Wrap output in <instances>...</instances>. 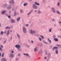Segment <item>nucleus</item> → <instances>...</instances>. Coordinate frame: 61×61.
Here are the masks:
<instances>
[{
  "mask_svg": "<svg viewBox=\"0 0 61 61\" xmlns=\"http://www.w3.org/2000/svg\"><path fill=\"white\" fill-rule=\"evenodd\" d=\"M56 13L57 14H60V12L58 10L57 11Z\"/></svg>",
  "mask_w": 61,
  "mask_h": 61,
  "instance_id": "nucleus-34",
  "label": "nucleus"
},
{
  "mask_svg": "<svg viewBox=\"0 0 61 61\" xmlns=\"http://www.w3.org/2000/svg\"><path fill=\"white\" fill-rule=\"evenodd\" d=\"M42 52H43V51H42V50H40L39 54H40V55H42Z\"/></svg>",
  "mask_w": 61,
  "mask_h": 61,
  "instance_id": "nucleus-19",
  "label": "nucleus"
},
{
  "mask_svg": "<svg viewBox=\"0 0 61 61\" xmlns=\"http://www.w3.org/2000/svg\"><path fill=\"white\" fill-rule=\"evenodd\" d=\"M14 51H11V53H12V54H13V53H14Z\"/></svg>",
  "mask_w": 61,
  "mask_h": 61,
  "instance_id": "nucleus-54",
  "label": "nucleus"
},
{
  "mask_svg": "<svg viewBox=\"0 0 61 61\" xmlns=\"http://www.w3.org/2000/svg\"><path fill=\"white\" fill-rule=\"evenodd\" d=\"M36 31L35 30H31L30 31V33L32 35H33L34 36L35 34H36Z\"/></svg>",
  "mask_w": 61,
  "mask_h": 61,
  "instance_id": "nucleus-4",
  "label": "nucleus"
},
{
  "mask_svg": "<svg viewBox=\"0 0 61 61\" xmlns=\"http://www.w3.org/2000/svg\"><path fill=\"white\" fill-rule=\"evenodd\" d=\"M43 42L44 43V44H46V45H48V43L47 42H46V41H45L44 40H43Z\"/></svg>",
  "mask_w": 61,
  "mask_h": 61,
  "instance_id": "nucleus-16",
  "label": "nucleus"
},
{
  "mask_svg": "<svg viewBox=\"0 0 61 61\" xmlns=\"http://www.w3.org/2000/svg\"><path fill=\"white\" fill-rule=\"evenodd\" d=\"M9 30H8L7 31V33L6 35L7 36H9Z\"/></svg>",
  "mask_w": 61,
  "mask_h": 61,
  "instance_id": "nucleus-14",
  "label": "nucleus"
},
{
  "mask_svg": "<svg viewBox=\"0 0 61 61\" xmlns=\"http://www.w3.org/2000/svg\"><path fill=\"white\" fill-rule=\"evenodd\" d=\"M34 12H37V10H35L34 11Z\"/></svg>",
  "mask_w": 61,
  "mask_h": 61,
  "instance_id": "nucleus-58",
  "label": "nucleus"
},
{
  "mask_svg": "<svg viewBox=\"0 0 61 61\" xmlns=\"http://www.w3.org/2000/svg\"><path fill=\"white\" fill-rule=\"evenodd\" d=\"M58 50H56L55 51V53L56 54H58Z\"/></svg>",
  "mask_w": 61,
  "mask_h": 61,
  "instance_id": "nucleus-24",
  "label": "nucleus"
},
{
  "mask_svg": "<svg viewBox=\"0 0 61 61\" xmlns=\"http://www.w3.org/2000/svg\"><path fill=\"white\" fill-rule=\"evenodd\" d=\"M15 47L16 48H18L17 50L18 51H20V52H22V50L21 49H20L21 47L20 45H15Z\"/></svg>",
  "mask_w": 61,
  "mask_h": 61,
  "instance_id": "nucleus-2",
  "label": "nucleus"
},
{
  "mask_svg": "<svg viewBox=\"0 0 61 61\" xmlns=\"http://www.w3.org/2000/svg\"><path fill=\"white\" fill-rule=\"evenodd\" d=\"M7 32V30H5V31H4V33L5 34L6 33V32Z\"/></svg>",
  "mask_w": 61,
  "mask_h": 61,
  "instance_id": "nucleus-49",
  "label": "nucleus"
},
{
  "mask_svg": "<svg viewBox=\"0 0 61 61\" xmlns=\"http://www.w3.org/2000/svg\"><path fill=\"white\" fill-rule=\"evenodd\" d=\"M11 23H15V20L13 19H12L11 20Z\"/></svg>",
  "mask_w": 61,
  "mask_h": 61,
  "instance_id": "nucleus-21",
  "label": "nucleus"
},
{
  "mask_svg": "<svg viewBox=\"0 0 61 61\" xmlns=\"http://www.w3.org/2000/svg\"><path fill=\"white\" fill-rule=\"evenodd\" d=\"M20 19L21 18H20V17H19L17 18V22H19V21H20Z\"/></svg>",
  "mask_w": 61,
  "mask_h": 61,
  "instance_id": "nucleus-17",
  "label": "nucleus"
},
{
  "mask_svg": "<svg viewBox=\"0 0 61 61\" xmlns=\"http://www.w3.org/2000/svg\"><path fill=\"white\" fill-rule=\"evenodd\" d=\"M15 2L14 0H11L9 2V3L10 4H14Z\"/></svg>",
  "mask_w": 61,
  "mask_h": 61,
  "instance_id": "nucleus-9",
  "label": "nucleus"
},
{
  "mask_svg": "<svg viewBox=\"0 0 61 61\" xmlns=\"http://www.w3.org/2000/svg\"><path fill=\"white\" fill-rule=\"evenodd\" d=\"M52 22H54L55 21V20L54 19H52Z\"/></svg>",
  "mask_w": 61,
  "mask_h": 61,
  "instance_id": "nucleus-42",
  "label": "nucleus"
},
{
  "mask_svg": "<svg viewBox=\"0 0 61 61\" xmlns=\"http://www.w3.org/2000/svg\"><path fill=\"white\" fill-rule=\"evenodd\" d=\"M2 61H6V59L3 58L2 59Z\"/></svg>",
  "mask_w": 61,
  "mask_h": 61,
  "instance_id": "nucleus-15",
  "label": "nucleus"
},
{
  "mask_svg": "<svg viewBox=\"0 0 61 61\" xmlns=\"http://www.w3.org/2000/svg\"><path fill=\"white\" fill-rule=\"evenodd\" d=\"M61 45H60L59 44H57V45H56V46H59V47H60V46Z\"/></svg>",
  "mask_w": 61,
  "mask_h": 61,
  "instance_id": "nucleus-39",
  "label": "nucleus"
},
{
  "mask_svg": "<svg viewBox=\"0 0 61 61\" xmlns=\"http://www.w3.org/2000/svg\"><path fill=\"white\" fill-rule=\"evenodd\" d=\"M34 11V10H32L30 11V12H31V13H32V12H33V11Z\"/></svg>",
  "mask_w": 61,
  "mask_h": 61,
  "instance_id": "nucleus-50",
  "label": "nucleus"
},
{
  "mask_svg": "<svg viewBox=\"0 0 61 61\" xmlns=\"http://www.w3.org/2000/svg\"><path fill=\"white\" fill-rule=\"evenodd\" d=\"M23 55L24 56H28V54H24Z\"/></svg>",
  "mask_w": 61,
  "mask_h": 61,
  "instance_id": "nucleus-31",
  "label": "nucleus"
},
{
  "mask_svg": "<svg viewBox=\"0 0 61 61\" xmlns=\"http://www.w3.org/2000/svg\"><path fill=\"white\" fill-rule=\"evenodd\" d=\"M18 60H19V58H17L16 59V61H17Z\"/></svg>",
  "mask_w": 61,
  "mask_h": 61,
  "instance_id": "nucleus-47",
  "label": "nucleus"
},
{
  "mask_svg": "<svg viewBox=\"0 0 61 61\" xmlns=\"http://www.w3.org/2000/svg\"><path fill=\"white\" fill-rule=\"evenodd\" d=\"M16 9V8H13L12 9V11H15V10Z\"/></svg>",
  "mask_w": 61,
  "mask_h": 61,
  "instance_id": "nucleus-33",
  "label": "nucleus"
},
{
  "mask_svg": "<svg viewBox=\"0 0 61 61\" xmlns=\"http://www.w3.org/2000/svg\"><path fill=\"white\" fill-rule=\"evenodd\" d=\"M16 11H14V14H15L14 16H16V15H18V13H16Z\"/></svg>",
  "mask_w": 61,
  "mask_h": 61,
  "instance_id": "nucleus-12",
  "label": "nucleus"
},
{
  "mask_svg": "<svg viewBox=\"0 0 61 61\" xmlns=\"http://www.w3.org/2000/svg\"><path fill=\"white\" fill-rule=\"evenodd\" d=\"M44 59H46V57H44Z\"/></svg>",
  "mask_w": 61,
  "mask_h": 61,
  "instance_id": "nucleus-60",
  "label": "nucleus"
},
{
  "mask_svg": "<svg viewBox=\"0 0 61 61\" xmlns=\"http://www.w3.org/2000/svg\"><path fill=\"white\" fill-rule=\"evenodd\" d=\"M27 5V3H25L23 4V5L24 6H26Z\"/></svg>",
  "mask_w": 61,
  "mask_h": 61,
  "instance_id": "nucleus-30",
  "label": "nucleus"
},
{
  "mask_svg": "<svg viewBox=\"0 0 61 61\" xmlns=\"http://www.w3.org/2000/svg\"><path fill=\"white\" fill-rule=\"evenodd\" d=\"M40 36L41 37V38L43 39H44V36L42 35H40Z\"/></svg>",
  "mask_w": 61,
  "mask_h": 61,
  "instance_id": "nucleus-32",
  "label": "nucleus"
},
{
  "mask_svg": "<svg viewBox=\"0 0 61 61\" xmlns=\"http://www.w3.org/2000/svg\"><path fill=\"white\" fill-rule=\"evenodd\" d=\"M20 13H21V14H22V13H23V10L22 9H20Z\"/></svg>",
  "mask_w": 61,
  "mask_h": 61,
  "instance_id": "nucleus-29",
  "label": "nucleus"
},
{
  "mask_svg": "<svg viewBox=\"0 0 61 61\" xmlns=\"http://www.w3.org/2000/svg\"><path fill=\"white\" fill-rule=\"evenodd\" d=\"M51 9L52 12L54 13H56V10L55 8L52 7L51 8Z\"/></svg>",
  "mask_w": 61,
  "mask_h": 61,
  "instance_id": "nucleus-8",
  "label": "nucleus"
},
{
  "mask_svg": "<svg viewBox=\"0 0 61 61\" xmlns=\"http://www.w3.org/2000/svg\"><path fill=\"white\" fill-rule=\"evenodd\" d=\"M0 34L1 35H2L3 34H4V33H3V31H1Z\"/></svg>",
  "mask_w": 61,
  "mask_h": 61,
  "instance_id": "nucleus-43",
  "label": "nucleus"
},
{
  "mask_svg": "<svg viewBox=\"0 0 61 61\" xmlns=\"http://www.w3.org/2000/svg\"><path fill=\"white\" fill-rule=\"evenodd\" d=\"M15 47L16 48H18L17 50L18 51H20V52H22V50L21 49H20L21 47L20 45H15Z\"/></svg>",
  "mask_w": 61,
  "mask_h": 61,
  "instance_id": "nucleus-1",
  "label": "nucleus"
},
{
  "mask_svg": "<svg viewBox=\"0 0 61 61\" xmlns=\"http://www.w3.org/2000/svg\"><path fill=\"white\" fill-rule=\"evenodd\" d=\"M12 37H10V40H12Z\"/></svg>",
  "mask_w": 61,
  "mask_h": 61,
  "instance_id": "nucleus-51",
  "label": "nucleus"
},
{
  "mask_svg": "<svg viewBox=\"0 0 61 61\" xmlns=\"http://www.w3.org/2000/svg\"><path fill=\"white\" fill-rule=\"evenodd\" d=\"M31 12H30V11L27 14V15L28 16H29V15H31Z\"/></svg>",
  "mask_w": 61,
  "mask_h": 61,
  "instance_id": "nucleus-27",
  "label": "nucleus"
},
{
  "mask_svg": "<svg viewBox=\"0 0 61 61\" xmlns=\"http://www.w3.org/2000/svg\"><path fill=\"white\" fill-rule=\"evenodd\" d=\"M48 40L49 41L50 43H51V40H50L49 38H48Z\"/></svg>",
  "mask_w": 61,
  "mask_h": 61,
  "instance_id": "nucleus-28",
  "label": "nucleus"
},
{
  "mask_svg": "<svg viewBox=\"0 0 61 61\" xmlns=\"http://www.w3.org/2000/svg\"><path fill=\"white\" fill-rule=\"evenodd\" d=\"M56 36H55V35H53V38H56Z\"/></svg>",
  "mask_w": 61,
  "mask_h": 61,
  "instance_id": "nucleus-37",
  "label": "nucleus"
},
{
  "mask_svg": "<svg viewBox=\"0 0 61 61\" xmlns=\"http://www.w3.org/2000/svg\"><path fill=\"white\" fill-rule=\"evenodd\" d=\"M7 6V4H3L2 6V7L4 8H6V7Z\"/></svg>",
  "mask_w": 61,
  "mask_h": 61,
  "instance_id": "nucleus-7",
  "label": "nucleus"
},
{
  "mask_svg": "<svg viewBox=\"0 0 61 61\" xmlns=\"http://www.w3.org/2000/svg\"><path fill=\"white\" fill-rule=\"evenodd\" d=\"M58 23L59 24H61V22H60L59 21L58 22Z\"/></svg>",
  "mask_w": 61,
  "mask_h": 61,
  "instance_id": "nucleus-55",
  "label": "nucleus"
},
{
  "mask_svg": "<svg viewBox=\"0 0 61 61\" xmlns=\"http://www.w3.org/2000/svg\"><path fill=\"white\" fill-rule=\"evenodd\" d=\"M52 28H51L49 29V32H51L52 31Z\"/></svg>",
  "mask_w": 61,
  "mask_h": 61,
  "instance_id": "nucleus-26",
  "label": "nucleus"
},
{
  "mask_svg": "<svg viewBox=\"0 0 61 61\" xmlns=\"http://www.w3.org/2000/svg\"><path fill=\"white\" fill-rule=\"evenodd\" d=\"M21 56V55H20V54H18V56Z\"/></svg>",
  "mask_w": 61,
  "mask_h": 61,
  "instance_id": "nucleus-53",
  "label": "nucleus"
},
{
  "mask_svg": "<svg viewBox=\"0 0 61 61\" xmlns=\"http://www.w3.org/2000/svg\"><path fill=\"white\" fill-rule=\"evenodd\" d=\"M1 24L0 23V27H1Z\"/></svg>",
  "mask_w": 61,
  "mask_h": 61,
  "instance_id": "nucleus-61",
  "label": "nucleus"
},
{
  "mask_svg": "<svg viewBox=\"0 0 61 61\" xmlns=\"http://www.w3.org/2000/svg\"><path fill=\"white\" fill-rule=\"evenodd\" d=\"M32 8L33 9H37L38 8L37 6H36L35 4H33L32 5Z\"/></svg>",
  "mask_w": 61,
  "mask_h": 61,
  "instance_id": "nucleus-5",
  "label": "nucleus"
},
{
  "mask_svg": "<svg viewBox=\"0 0 61 61\" xmlns=\"http://www.w3.org/2000/svg\"><path fill=\"white\" fill-rule=\"evenodd\" d=\"M58 48V47L57 46H55L52 48V50L53 51H54V50H55V49H56V50Z\"/></svg>",
  "mask_w": 61,
  "mask_h": 61,
  "instance_id": "nucleus-10",
  "label": "nucleus"
},
{
  "mask_svg": "<svg viewBox=\"0 0 61 61\" xmlns=\"http://www.w3.org/2000/svg\"><path fill=\"white\" fill-rule=\"evenodd\" d=\"M6 12V10H3L2 12V14H4Z\"/></svg>",
  "mask_w": 61,
  "mask_h": 61,
  "instance_id": "nucleus-23",
  "label": "nucleus"
},
{
  "mask_svg": "<svg viewBox=\"0 0 61 61\" xmlns=\"http://www.w3.org/2000/svg\"><path fill=\"white\" fill-rule=\"evenodd\" d=\"M17 36L19 39H20L21 38V37H20V35H19L18 34H17Z\"/></svg>",
  "mask_w": 61,
  "mask_h": 61,
  "instance_id": "nucleus-13",
  "label": "nucleus"
},
{
  "mask_svg": "<svg viewBox=\"0 0 61 61\" xmlns=\"http://www.w3.org/2000/svg\"><path fill=\"white\" fill-rule=\"evenodd\" d=\"M57 6H59L60 5V3L59 2H58L57 3Z\"/></svg>",
  "mask_w": 61,
  "mask_h": 61,
  "instance_id": "nucleus-36",
  "label": "nucleus"
},
{
  "mask_svg": "<svg viewBox=\"0 0 61 61\" xmlns=\"http://www.w3.org/2000/svg\"><path fill=\"white\" fill-rule=\"evenodd\" d=\"M23 1H22L21 2V3L23 4Z\"/></svg>",
  "mask_w": 61,
  "mask_h": 61,
  "instance_id": "nucleus-59",
  "label": "nucleus"
},
{
  "mask_svg": "<svg viewBox=\"0 0 61 61\" xmlns=\"http://www.w3.org/2000/svg\"><path fill=\"white\" fill-rule=\"evenodd\" d=\"M1 47H2V48H3V45H1Z\"/></svg>",
  "mask_w": 61,
  "mask_h": 61,
  "instance_id": "nucleus-62",
  "label": "nucleus"
},
{
  "mask_svg": "<svg viewBox=\"0 0 61 61\" xmlns=\"http://www.w3.org/2000/svg\"><path fill=\"white\" fill-rule=\"evenodd\" d=\"M0 51H1V52L3 51V50H2V47H1L0 48Z\"/></svg>",
  "mask_w": 61,
  "mask_h": 61,
  "instance_id": "nucleus-38",
  "label": "nucleus"
},
{
  "mask_svg": "<svg viewBox=\"0 0 61 61\" xmlns=\"http://www.w3.org/2000/svg\"><path fill=\"white\" fill-rule=\"evenodd\" d=\"M26 46H27V47H28L29 48L30 46H29L27 45H26Z\"/></svg>",
  "mask_w": 61,
  "mask_h": 61,
  "instance_id": "nucleus-45",
  "label": "nucleus"
},
{
  "mask_svg": "<svg viewBox=\"0 0 61 61\" xmlns=\"http://www.w3.org/2000/svg\"><path fill=\"white\" fill-rule=\"evenodd\" d=\"M5 28L7 29H10L11 28V27L6 26L5 27Z\"/></svg>",
  "mask_w": 61,
  "mask_h": 61,
  "instance_id": "nucleus-22",
  "label": "nucleus"
},
{
  "mask_svg": "<svg viewBox=\"0 0 61 61\" xmlns=\"http://www.w3.org/2000/svg\"><path fill=\"white\" fill-rule=\"evenodd\" d=\"M2 57H4V53L3 52L2 53Z\"/></svg>",
  "mask_w": 61,
  "mask_h": 61,
  "instance_id": "nucleus-40",
  "label": "nucleus"
},
{
  "mask_svg": "<svg viewBox=\"0 0 61 61\" xmlns=\"http://www.w3.org/2000/svg\"><path fill=\"white\" fill-rule=\"evenodd\" d=\"M50 48L51 49H52V46H50Z\"/></svg>",
  "mask_w": 61,
  "mask_h": 61,
  "instance_id": "nucleus-64",
  "label": "nucleus"
},
{
  "mask_svg": "<svg viewBox=\"0 0 61 61\" xmlns=\"http://www.w3.org/2000/svg\"><path fill=\"white\" fill-rule=\"evenodd\" d=\"M28 26H29V25L27 24H25V26H26V27H27Z\"/></svg>",
  "mask_w": 61,
  "mask_h": 61,
  "instance_id": "nucleus-35",
  "label": "nucleus"
},
{
  "mask_svg": "<svg viewBox=\"0 0 61 61\" xmlns=\"http://www.w3.org/2000/svg\"><path fill=\"white\" fill-rule=\"evenodd\" d=\"M38 14H40V13H41V11H38Z\"/></svg>",
  "mask_w": 61,
  "mask_h": 61,
  "instance_id": "nucleus-46",
  "label": "nucleus"
},
{
  "mask_svg": "<svg viewBox=\"0 0 61 61\" xmlns=\"http://www.w3.org/2000/svg\"><path fill=\"white\" fill-rule=\"evenodd\" d=\"M14 56V54H12L11 53H10V55L9 57H13Z\"/></svg>",
  "mask_w": 61,
  "mask_h": 61,
  "instance_id": "nucleus-11",
  "label": "nucleus"
},
{
  "mask_svg": "<svg viewBox=\"0 0 61 61\" xmlns=\"http://www.w3.org/2000/svg\"><path fill=\"white\" fill-rule=\"evenodd\" d=\"M6 41H4V44H5V43H6Z\"/></svg>",
  "mask_w": 61,
  "mask_h": 61,
  "instance_id": "nucleus-57",
  "label": "nucleus"
},
{
  "mask_svg": "<svg viewBox=\"0 0 61 61\" xmlns=\"http://www.w3.org/2000/svg\"><path fill=\"white\" fill-rule=\"evenodd\" d=\"M34 4L37 5H40L39 3H37L36 2H34Z\"/></svg>",
  "mask_w": 61,
  "mask_h": 61,
  "instance_id": "nucleus-20",
  "label": "nucleus"
},
{
  "mask_svg": "<svg viewBox=\"0 0 61 61\" xmlns=\"http://www.w3.org/2000/svg\"><path fill=\"white\" fill-rule=\"evenodd\" d=\"M1 56V54L0 53V57Z\"/></svg>",
  "mask_w": 61,
  "mask_h": 61,
  "instance_id": "nucleus-63",
  "label": "nucleus"
},
{
  "mask_svg": "<svg viewBox=\"0 0 61 61\" xmlns=\"http://www.w3.org/2000/svg\"><path fill=\"white\" fill-rule=\"evenodd\" d=\"M37 48L36 47L34 49V51L35 52L37 51Z\"/></svg>",
  "mask_w": 61,
  "mask_h": 61,
  "instance_id": "nucleus-18",
  "label": "nucleus"
},
{
  "mask_svg": "<svg viewBox=\"0 0 61 61\" xmlns=\"http://www.w3.org/2000/svg\"><path fill=\"white\" fill-rule=\"evenodd\" d=\"M54 41H56V42H57L58 41V39L57 38H54Z\"/></svg>",
  "mask_w": 61,
  "mask_h": 61,
  "instance_id": "nucleus-25",
  "label": "nucleus"
},
{
  "mask_svg": "<svg viewBox=\"0 0 61 61\" xmlns=\"http://www.w3.org/2000/svg\"><path fill=\"white\" fill-rule=\"evenodd\" d=\"M41 22H39L38 23V24L39 25V24H40V23H42V21H41Z\"/></svg>",
  "mask_w": 61,
  "mask_h": 61,
  "instance_id": "nucleus-44",
  "label": "nucleus"
},
{
  "mask_svg": "<svg viewBox=\"0 0 61 61\" xmlns=\"http://www.w3.org/2000/svg\"><path fill=\"white\" fill-rule=\"evenodd\" d=\"M28 57H29V58H31V56H30L29 55H28Z\"/></svg>",
  "mask_w": 61,
  "mask_h": 61,
  "instance_id": "nucleus-48",
  "label": "nucleus"
},
{
  "mask_svg": "<svg viewBox=\"0 0 61 61\" xmlns=\"http://www.w3.org/2000/svg\"><path fill=\"white\" fill-rule=\"evenodd\" d=\"M31 42L32 44H33V43H34V41H31Z\"/></svg>",
  "mask_w": 61,
  "mask_h": 61,
  "instance_id": "nucleus-52",
  "label": "nucleus"
},
{
  "mask_svg": "<svg viewBox=\"0 0 61 61\" xmlns=\"http://www.w3.org/2000/svg\"><path fill=\"white\" fill-rule=\"evenodd\" d=\"M8 17L9 18H10L11 17V16L10 15H9L8 16Z\"/></svg>",
  "mask_w": 61,
  "mask_h": 61,
  "instance_id": "nucleus-56",
  "label": "nucleus"
},
{
  "mask_svg": "<svg viewBox=\"0 0 61 61\" xmlns=\"http://www.w3.org/2000/svg\"><path fill=\"white\" fill-rule=\"evenodd\" d=\"M11 5H12L10 4L9 5V6H8L7 7V8L8 10H10V9L12 8Z\"/></svg>",
  "mask_w": 61,
  "mask_h": 61,
  "instance_id": "nucleus-6",
  "label": "nucleus"
},
{
  "mask_svg": "<svg viewBox=\"0 0 61 61\" xmlns=\"http://www.w3.org/2000/svg\"><path fill=\"white\" fill-rule=\"evenodd\" d=\"M39 40L40 41H42V39H41V38L40 37H39Z\"/></svg>",
  "mask_w": 61,
  "mask_h": 61,
  "instance_id": "nucleus-41",
  "label": "nucleus"
},
{
  "mask_svg": "<svg viewBox=\"0 0 61 61\" xmlns=\"http://www.w3.org/2000/svg\"><path fill=\"white\" fill-rule=\"evenodd\" d=\"M22 31L24 33V34L27 33V30H26V27H22Z\"/></svg>",
  "mask_w": 61,
  "mask_h": 61,
  "instance_id": "nucleus-3",
  "label": "nucleus"
}]
</instances>
